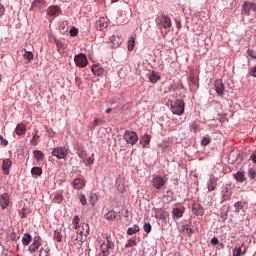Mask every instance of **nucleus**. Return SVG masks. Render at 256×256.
<instances>
[{
    "label": "nucleus",
    "instance_id": "nucleus-1",
    "mask_svg": "<svg viewBox=\"0 0 256 256\" xmlns=\"http://www.w3.org/2000/svg\"><path fill=\"white\" fill-rule=\"evenodd\" d=\"M156 25H158V28L161 29V31L164 30V35H167V33L171 31V18L165 14H162L157 17Z\"/></svg>",
    "mask_w": 256,
    "mask_h": 256
},
{
    "label": "nucleus",
    "instance_id": "nucleus-2",
    "mask_svg": "<svg viewBox=\"0 0 256 256\" xmlns=\"http://www.w3.org/2000/svg\"><path fill=\"white\" fill-rule=\"evenodd\" d=\"M75 229L77 231V237L75 239V241H78L79 245H81V243H83L85 241V239H87V237H89V224L87 223H82L79 226H75Z\"/></svg>",
    "mask_w": 256,
    "mask_h": 256
},
{
    "label": "nucleus",
    "instance_id": "nucleus-3",
    "mask_svg": "<svg viewBox=\"0 0 256 256\" xmlns=\"http://www.w3.org/2000/svg\"><path fill=\"white\" fill-rule=\"evenodd\" d=\"M100 253L98 256H109L115 251V243L111 241V237H106V242L100 245Z\"/></svg>",
    "mask_w": 256,
    "mask_h": 256
},
{
    "label": "nucleus",
    "instance_id": "nucleus-4",
    "mask_svg": "<svg viewBox=\"0 0 256 256\" xmlns=\"http://www.w3.org/2000/svg\"><path fill=\"white\" fill-rule=\"evenodd\" d=\"M171 112L174 115H183L185 113V102L183 100L177 99L171 104Z\"/></svg>",
    "mask_w": 256,
    "mask_h": 256
},
{
    "label": "nucleus",
    "instance_id": "nucleus-5",
    "mask_svg": "<svg viewBox=\"0 0 256 256\" xmlns=\"http://www.w3.org/2000/svg\"><path fill=\"white\" fill-rule=\"evenodd\" d=\"M123 139L128 143V145H137L139 136L131 130H126L123 135Z\"/></svg>",
    "mask_w": 256,
    "mask_h": 256
},
{
    "label": "nucleus",
    "instance_id": "nucleus-6",
    "mask_svg": "<svg viewBox=\"0 0 256 256\" xmlns=\"http://www.w3.org/2000/svg\"><path fill=\"white\" fill-rule=\"evenodd\" d=\"M52 155L53 157H56V159H65V157L69 155V149L65 146L54 148Z\"/></svg>",
    "mask_w": 256,
    "mask_h": 256
},
{
    "label": "nucleus",
    "instance_id": "nucleus-7",
    "mask_svg": "<svg viewBox=\"0 0 256 256\" xmlns=\"http://www.w3.org/2000/svg\"><path fill=\"white\" fill-rule=\"evenodd\" d=\"M251 11H253V13H256V3L249 1L244 2L242 5V14L249 17V15H251Z\"/></svg>",
    "mask_w": 256,
    "mask_h": 256
},
{
    "label": "nucleus",
    "instance_id": "nucleus-8",
    "mask_svg": "<svg viewBox=\"0 0 256 256\" xmlns=\"http://www.w3.org/2000/svg\"><path fill=\"white\" fill-rule=\"evenodd\" d=\"M74 62L77 67H82V68L87 67V63H89V61L87 60V56L83 53L76 55L74 57Z\"/></svg>",
    "mask_w": 256,
    "mask_h": 256
},
{
    "label": "nucleus",
    "instance_id": "nucleus-9",
    "mask_svg": "<svg viewBox=\"0 0 256 256\" xmlns=\"http://www.w3.org/2000/svg\"><path fill=\"white\" fill-rule=\"evenodd\" d=\"M47 7V2L45 0H35L32 3L30 11H43Z\"/></svg>",
    "mask_w": 256,
    "mask_h": 256
},
{
    "label": "nucleus",
    "instance_id": "nucleus-10",
    "mask_svg": "<svg viewBox=\"0 0 256 256\" xmlns=\"http://www.w3.org/2000/svg\"><path fill=\"white\" fill-rule=\"evenodd\" d=\"M214 89L218 97H223V95L225 94V85L223 84V81H221V79H218L214 82Z\"/></svg>",
    "mask_w": 256,
    "mask_h": 256
},
{
    "label": "nucleus",
    "instance_id": "nucleus-11",
    "mask_svg": "<svg viewBox=\"0 0 256 256\" xmlns=\"http://www.w3.org/2000/svg\"><path fill=\"white\" fill-rule=\"evenodd\" d=\"M154 217L156 219L165 221L167 219V217H169V213L166 212V210L163 208H156V209H154Z\"/></svg>",
    "mask_w": 256,
    "mask_h": 256
},
{
    "label": "nucleus",
    "instance_id": "nucleus-12",
    "mask_svg": "<svg viewBox=\"0 0 256 256\" xmlns=\"http://www.w3.org/2000/svg\"><path fill=\"white\" fill-rule=\"evenodd\" d=\"M207 189L209 193L217 189V177H215L214 174H211L209 180L207 181Z\"/></svg>",
    "mask_w": 256,
    "mask_h": 256
},
{
    "label": "nucleus",
    "instance_id": "nucleus-13",
    "mask_svg": "<svg viewBox=\"0 0 256 256\" xmlns=\"http://www.w3.org/2000/svg\"><path fill=\"white\" fill-rule=\"evenodd\" d=\"M39 247H41V237L35 236L33 238V243L29 246V252L33 254L35 251L39 250Z\"/></svg>",
    "mask_w": 256,
    "mask_h": 256
},
{
    "label": "nucleus",
    "instance_id": "nucleus-14",
    "mask_svg": "<svg viewBox=\"0 0 256 256\" xmlns=\"http://www.w3.org/2000/svg\"><path fill=\"white\" fill-rule=\"evenodd\" d=\"M165 183H166L165 178L161 176H156L152 180V184H153V187H155V189H161L162 187H165Z\"/></svg>",
    "mask_w": 256,
    "mask_h": 256
},
{
    "label": "nucleus",
    "instance_id": "nucleus-15",
    "mask_svg": "<svg viewBox=\"0 0 256 256\" xmlns=\"http://www.w3.org/2000/svg\"><path fill=\"white\" fill-rule=\"evenodd\" d=\"M192 213H194L196 215V217H203V215H205L203 206H201V204H197V203L193 204Z\"/></svg>",
    "mask_w": 256,
    "mask_h": 256
},
{
    "label": "nucleus",
    "instance_id": "nucleus-16",
    "mask_svg": "<svg viewBox=\"0 0 256 256\" xmlns=\"http://www.w3.org/2000/svg\"><path fill=\"white\" fill-rule=\"evenodd\" d=\"M9 203H10L9 194L8 193L2 194L0 197V206L2 207V209H7V207H9Z\"/></svg>",
    "mask_w": 256,
    "mask_h": 256
},
{
    "label": "nucleus",
    "instance_id": "nucleus-17",
    "mask_svg": "<svg viewBox=\"0 0 256 256\" xmlns=\"http://www.w3.org/2000/svg\"><path fill=\"white\" fill-rule=\"evenodd\" d=\"M246 253H247V245L245 244H242L241 246L236 247L233 250V256H242V255H245Z\"/></svg>",
    "mask_w": 256,
    "mask_h": 256
},
{
    "label": "nucleus",
    "instance_id": "nucleus-18",
    "mask_svg": "<svg viewBox=\"0 0 256 256\" xmlns=\"http://www.w3.org/2000/svg\"><path fill=\"white\" fill-rule=\"evenodd\" d=\"M96 29L97 31H103V29H107V20L104 17H101L96 21Z\"/></svg>",
    "mask_w": 256,
    "mask_h": 256
},
{
    "label": "nucleus",
    "instance_id": "nucleus-19",
    "mask_svg": "<svg viewBox=\"0 0 256 256\" xmlns=\"http://www.w3.org/2000/svg\"><path fill=\"white\" fill-rule=\"evenodd\" d=\"M15 133L19 137H21V135H25L27 133V126L23 123L18 124L15 128Z\"/></svg>",
    "mask_w": 256,
    "mask_h": 256
},
{
    "label": "nucleus",
    "instance_id": "nucleus-20",
    "mask_svg": "<svg viewBox=\"0 0 256 256\" xmlns=\"http://www.w3.org/2000/svg\"><path fill=\"white\" fill-rule=\"evenodd\" d=\"M183 213H185V210H183V208H173L172 218L174 220L181 219V217H183Z\"/></svg>",
    "mask_w": 256,
    "mask_h": 256
},
{
    "label": "nucleus",
    "instance_id": "nucleus-21",
    "mask_svg": "<svg viewBox=\"0 0 256 256\" xmlns=\"http://www.w3.org/2000/svg\"><path fill=\"white\" fill-rule=\"evenodd\" d=\"M92 73H94L97 77H101L105 73V69L97 64H94L91 68Z\"/></svg>",
    "mask_w": 256,
    "mask_h": 256
},
{
    "label": "nucleus",
    "instance_id": "nucleus-22",
    "mask_svg": "<svg viewBox=\"0 0 256 256\" xmlns=\"http://www.w3.org/2000/svg\"><path fill=\"white\" fill-rule=\"evenodd\" d=\"M60 11L61 8H59V6H50L47 9V15H49V17H55V15H59Z\"/></svg>",
    "mask_w": 256,
    "mask_h": 256
},
{
    "label": "nucleus",
    "instance_id": "nucleus-23",
    "mask_svg": "<svg viewBox=\"0 0 256 256\" xmlns=\"http://www.w3.org/2000/svg\"><path fill=\"white\" fill-rule=\"evenodd\" d=\"M85 180L83 178H76L73 180L74 189H83L85 187Z\"/></svg>",
    "mask_w": 256,
    "mask_h": 256
},
{
    "label": "nucleus",
    "instance_id": "nucleus-24",
    "mask_svg": "<svg viewBox=\"0 0 256 256\" xmlns=\"http://www.w3.org/2000/svg\"><path fill=\"white\" fill-rule=\"evenodd\" d=\"M13 165V162L10 159H5L2 164V169L5 175H9V169Z\"/></svg>",
    "mask_w": 256,
    "mask_h": 256
},
{
    "label": "nucleus",
    "instance_id": "nucleus-25",
    "mask_svg": "<svg viewBox=\"0 0 256 256\" xmlns=\"http://www.w3.org/2000/svg\"><path fill=\"white\" fill-rule=\"evenodd\" d=\"M39 130H35L34 133L32 134V139L30 141L31 145H33V147L39 145Z\"/></svg>",
    "mask_w": 256,
    "mask_h": 256
},
{
    "label": "nucleus",
    "instance_id": "nucleus-26",
    "mask_svg": "<svg viewBox=\"0 0 256 256\" xmlns=\"http://www.w3.org/2000/svg\"><path fill=\"white\" fill-rule=\"evenodd\" d=\"M234 179H236V181H238V183H243V181L247 180V177H245V173L238 171L237 173H235L233 175Z\"/></svg>",
    "mask_w": 256,
    "mask_h": 256
},
{
    "label": "nucleus",
    "instance_id": "nucleus-27",
    "mask_svg": "<svg viewBox=\"0 0 256 256\" xmlns=\"http://www.w3.org/2000/svg\"><path fill=\"white\" fill-rule=\"evenodd\" d=\"M104 218H106L107 221H115V219H117V212L110 210L104 215Z\"/></svg>",
    "mask_w": 256,
    "mask_h": 256
},
{
    "label": "nucleus",
    "instance_id": "nucleus-28",
    "mask_svg": "<svg viewBox=\"0 0 256 256\" xmlns=\"http://www.w3.org/2000/svg\"><path fill=\"white\" fill-rule=\"evenodd\" d=\"M150 83H157L159 79H161V76H159L158 72L152 71L151 75L148 77Z\"/></svg>",
    "mask_w": 256,
    "mask_h": 256
},
{
    "label": "nucleus",
    "instance_id": "nucleus-29",
    "mask_svg": "<svg viewBox=\"0 0 256 256\" xmlns=\"http://www.w3.org/2000/svg\"><path fill=\"white\" fill-rule=\"evenodd\" d=\"M140 143H142L143 147H149V144L151 143V136H149V134H145L141 138Z\"/></svg>",
    "mask_w": 256,
    "mask_h": 256
},
{
    "label": "nucleus",
    "instance_id": "nucleus-30",
    "mask_svg": "<svg viewBox=\"0 0 256 256\" xmlns=\"http://www.w3.org/2000/svg\"><path fill=\"white\" fill-rule=\"evenodd\" d=\"M32 239H33V238L31 237V234L25 233V234L23 235V237H22V243H23V245H25V246L29 245V243H31Z\"/></svg>",
    "mask_w": 256,
    "mask_h": 256
},
{
    "label": "nucleus",
    "instance_id": "nucleus-31",
    "mask_svg": "<svg viewBox=\"0 0 256 256\" xmlns=\"http://www.w3.org/2000/svg\"><path fill=\"white\" fill-rule=\"evenodd\" d=\"M127 49L128 51H133L135 49V37H130L127 42Z\"/></svg>",
    "mask_w": 256,
    "mask_h": 256
},
{
    "label": "nucleus",
    "instance_id": "nucleus-32",
    "mask_svg": "<svg viewBox=\"0 0 256 256\" xmlns=\"http://www.w3.org/2000/svg\"><path fill=\"white\" fill-rule=\"evenodd\" d=\"M135 233H139L138 225H133L132 227L128 228L127 235H135Z\"/></svg>",
    "mask_w": 256,
    "mask_h": 256
},
{
    "label": "nucleus",
    "instance_id": "nucleus-33",
    "mask_svg": "<svg viewBox=\"0 0 256 256\" xmlns=\"http://www.w3.org/2000/svg\"><path fill=\"white\" fill-rule=\"evenodd\" d=\"M34 159H36V161H43L44 159L43 152H41L40 150H35Z\"/></svg>",
    "mask_w": 256,
    "mask_h": 256
},
{
    "label": "nucleus",
    "instance_id": "nucleus-34",
    "mask_svg": "<svg viewBox=\"0 0 256 256\" xmlns=\"http://www.w3.org/2000/svg\"><path fill=\"white\" fill-rule=\"evenodd\" d=\"M24 51H25L23 54L24 59H26V61H29V62L33 61V52L27 51V50H24Z\"/></svg>",
    "mask_w": 256,
    "mask_h": 256
},
{
    "label": "nucleus",
    "instance_id": "nucleus-35",
    "mask_svg": "<svg viewBox=\"0 0 256 256\" xmlns=\"http://www.w3.org/2000/svg\"><path fill=\"white\" fill-rule=\"evenodd\" d=\"M31 174L32 175H37L39 177L43 174V169H41L40 167H33L31 169Z\"/></svg>",
    "mask_w": 256,
    "mask_h": 256
},
{
    "label": "nucleus",
    "instance_id": "nucleus-36",
    "mask_svg": "<svg viewBox=\"0 0 256 256\" xmlns=\"http://www.w3.org/2000/svg\"><path fill=\"white\" fill-rule=\"evenodd\" d=\"M209 143H211V136L209 135L204 136L201 140V145H203L204 147H207Z\"/></svg>",
    "mask_w": 256,
    "mask_h": 256
},
{
    "label": "nucleus",
    "instance_id": "nucleus-37",
    "mask_svg": "<svg viewBox=\"0 0 256 256\" xmlns=\"http://www.w3.org/2000/svg\"><path fill=\"white\" fill-rule=\"evenodd\" d=\"M190 131H192L193 133H197V131H199V123H197L196 121L192 122L190 125Z\"/></svg>",
    "mask_w": 256,
    "mask_h": 256
},
{
    "label": "nucleus",
    "instance_id": "nucleus-38",
    "mask_svg": "<svg viewBox=\"0 0 256 256\" xmlns=\"http://www.w3.org/2000/svg\"><path fill=\"white\" fill-rule=\"evenodd\" d=\"M53 203H57V204L63 203V195L55 194V196L53 198Z\"/></svg>",
    "mask_w": 256,
    "mask_h": 256
},
{
    "label": "nucleus",
    "instance_id": "nucleus-39",
    "mask_svg": "<svg viewBox=\"0 0 256 256\" xmlns=\"http://www.w3.org/2000/svg\"><path fill=\"white\" fill-rule=\"evenodd\" d=\"M182 233H185L186 235H193V229H191L189 225H184Z\"/></svg>",
    "mask_w": 256,
    "mask_h": 256
},
{
    "label": "nucleus",
    "instance_id": "nucleus-40",
    "mask_svg": "<svg viewBox=\"0 0 256 256\" xmlns=\"http://www.w3.org/2000/svg\"><path fill=\"white\" fill-rule=\"evenodd\" d=\"M100 123H103V120L96 118L91 124H90V129H95Z\"/></svg>",
    "mask_w": 256,
    "mask_h": 256
},
{
    "label": "nucleus",
    "instance_id": "nucleus-41",
    "mask_svg": "<svg viewBox=\"0 0 256 256\" xmlns=\"http://www.w3.org/2000/svg\"><path fill=\"white\" fill-rule=\"evenodd\" d=\"M54 239H55V241H57V243H61V241L63 239V235H61V232L55 231L54 232Z\"/></svg>",
    "mask_w": 256,
    "mask_h": 256
},
{
    "label": "nucleus",
    "instance_id": "nucleus-42",
    "mask_svg": "<svg viewBox=\"0 0 256 256\" xmlns=\"http://www.w3.org/2000/svg\"><path fill=\"white\" fill-rule=\"evenodd\" d=\"M98 197L97 194H90L89 196V202L91 203V205H95V203H97Z\"/></svg>",
    "mask_w": 256,
    "mask_h": 256
},
{
    "label": "nucleus",
    "instance_id": "nucleus-43",
    "mask_svg": "<svg viewBox=\"0 0 256 256\" xmlns=\"http://www.w3.org/2000/svg\"><path fill=\"white\" fill-rule=\"evenodd\" d=\"M234 209L236 211V213H239V211H241V209H243V202L238 201L234 204Z\"/></svg>",
    "mask_w": 256,
    "mask_h": 256
},
{
    "label": "nucleus",
    "instance_id": "nucleus-44",
    "mask_svg": "<svg viewBox=\"0 0 256 256\" xmlns=\"http://www.w3.org/2000/svg\"><path fill=\"white\" fill-rule=\"evenodd\" d=\"M248 177L250 179H255V177H256V170H255V168H249L248 169Z\"/></svg>",
    "mask_w": 256,
    "mask_h": 256
},
{
    "label": "nucleus",
    "instance_id": "nucleus-45",
    "mask_svg": "<svg viewBox=\"0 0 256 256\" xmlns=\"http://www.w3.org/2000/svg\"><path fill=\"white\" fill-rule=\"evenodd\" d=\"M94 157V154H92V156L88 157L86 160H85V165H93V163H95V158Z\"/></svg>",
    "mask_w": 256,
    "mask_h": 256
},
{
    "label": "nucleus",
    "instance_id": "nucleus-46",
    "mask_svg": "<svg viewBox=\"0 0 256 256\" xmlns=\"http://www.w3.org/2000/svg\"><path fill=\"white\" fill-rule=\"evenodd\" d=\"M70 35H71V37H77V35H79V30L75 27L71 28Z\"/></svg>",
    "mask_w": 256,
    "mask_h": 256
},
{
    "label": "nucleus",
    "instance_id": "nucleus-47",
    "mask_svg": "<svg viewBox=\"0 0 256 256\" xmlns=\"http://www.w3.org/2000/svg\"><path fill=\"white\" fill-rule=\"evenodd\" d=\"M135 245H137V242L135 240H129L125 247L126 249H129V247H135Z\"/></svg>",
    "mask_w": 256,
    "mask_h": 256
},
{
    "label": "nucleus",
    "instance_id": "nucleus-48",
    "mask_svg": "<svg viewBox=\"0 0 256 256\" xmlns=\"http://www.w3.org/2000/svg\"><path fill=\"white\" fill-rule=\"evenodd\" d=\"M247 55H249V57H252V59H256V51L255 50L248 49Z\"/></svg>",
    "mask_w": 256,
    "mask_h": 256
},
{
    "label": "nucleus",
    "instance_id": "nucleus-49",
    "mask_svg": "<svg viewBox=\"0 0 256 256\" xmlns=\"http://www.w3.org/2000/svg\"><path fill=\"white\" fill-rule=\"evenodd\" d=\"M143 229H144L145 233H151L152 227L149 223H145L143 226Z\"/></svg>",
    "mask_w": 256,
    "mask_h": 256
},
{
    "label": "nucleus",
    "instance_id": "nucleus-50",
    "mask_svg": "<svg viewBox=\"0 0 256 256\" xmlns=\"http://www.w3.org/2000/svg\"><path fill=\"white\" fill-rule=\"evenodd\" d=\"M79 199L82 205H87V198L85 197V195L81 194Z\"/></svg>",
    "mask_w": 256,
    "mask_h": 256
},
{
    "label": "nucleus",
    "instance_id": "nucleus-51",
    "mask_svg": "<svg viewBox=\"0 0 256 256\" xmlns=\"http://www.w3.org/2000/svg\"><path fill=\"white\" fill-rule=\"evenodd\" d=\"M79 216H74L73 220H72V223L73 225H75V227L79 226Z\"/></svg>",
    "mask_w": 256,
    "mask_h": 256
},
{
    "label": "nucleus",
    "instance_id": "nucleus-52",
    "mask_svg": "<svg viewBox=\"0 0 256 256\" xmlns=\"http://www.w3.org/2000/svg\"><path fill=\"white\" fill-rule=\"evenodd\" d=\"M5 15V6L0 3V17H3Z\"/></svg>",
    "mask_w": 256,
    "mask_h": 256
},
{
    "label": "nucleus",
    "instance_id": "nucleus-53",
    "mask_svg": "<svg viewBox=\"0 0 256 256\" xmlns=\"http://www.w3.org/2000/svg\"><path fill=\"white\" fill-rule=\"evenodd\" d=\"M211 244H212V245H218V244H219V239H218L217 237H213V238L211 239Z\"/></svg>",
    "mask_w": 256,
    "mask_h": 256
},
{
    "label": "nucleus",
    "instance_id": "nucleus-54",
    "mask_svg": "<svg viewBox=\"0 0 256 256\" xmlns=\"http://www.w3.org/2000/svg\"><path fill=\"white\" fill-rule=\"evenodd\" d=\"M1 141V145H3L4 147H7L9 145V141L5 140L3 137L2 139H0Z\"/></svg>",
    "mask_w": 256,
    "mask_h": 256
},
{
    "label": "nucleus",
    "instance_id": "nucleus-55",
    "mask_svg": "<svg viewBox=\"0 0 256 256\" xmlns=\"http://www.w3.org/2000/svg\"><path fill=\"white\" fill-rule=\"evenodd\" d=\"M250 75H251L252 77H256V66L253 67V68L250 70Z\"/></svg>",
    "mask_w": 256,
    "mask_h": 256
},
{
    "label": "nucleus",
    "instance_id": "nucleus-56",
    "mask_svg": "<svg viewBox=\"0 0 256 256\" xmlns=\"http://www.w3.org/2000/svg\"><path fill=\"white\" fill-rule=\"evenodd\" d=\"M220 217L223 221H227V212L221 213Z\"/></svg>",
    "mask_w": 256,
    "mask_h": 256
},
{
    "label": "nucleus",
    "instance_id": "nucleus-57",
    "mask_svg": "<svg viewBox=\"0 0 256 256\" xmlns=\"http://www.w3.org/2000/svg\"><path fill=\"white\" fill-rule=\"evenodd\" d=\"M75 83H76L77 87H81V79L76 78Z\"/></svg>",
    "mask_w": 256,
    "mask_h": 256
},
{
    "label": "nucleus",
    "instance_id": "nucleus-58",
    "mask_svg": "<svg viewBox=\"0 0 256 256\" xmlns=\"http://www.w3.org/2000/svg\"><path fill=\"white\" fill-rule=\"evenodd\" d=\"M112 111H113L112 108H108V109H106L105 113H111Z\"/></svg>",
    "mask_w": 256,
    "mask_h": 256
},
{
    "label": "nucleus",
    "instance_id": "nucleus-59",
    "mask_svg": "<svg viewBox=\"0 0 256 256\" xmlns=\"http://www.w3.org/2000/svg\"><path fill=\"white\" fill-rule=\"evenodd\" d=\"M110 40L112 41V43H114L115 42V36L110 37Z\"/></svg>",
    "mask_w": 256,
    "mask_h": 256
},
{
    "label": "nucleus",
    "instance_id": "nucleus-60",
    "mask_svg": "<svg viewBox=\"0 0 256 256\" xmlns=\"http://www.w3.org/2000/svg\"><path fill=\"white\" fill-rule=\"evenodd\" d=\"M21 218H22V219H23V218H25V214H24V212L22 213Z\"/></svg>",
    "mask_w": 256,
    "mask_h": 256
},
{
    "label": "nucleus",
    "instance_id": "nucleus-61",
    "mask_svg": "<svg viewBox=\"0 0 256 256\" xmlns=\"http://www.w3.org/2000/svg\"><path fill=\"white\" fill-rule=\"evenodd\" d=\"M117 1H119V0H112V3H117Z\"/></svg>",
    "mask_w": 256,
    "mask_h": 256
},
{
    "label": "nucleus",
    "instance_id": "nucleus-62",
    "mask_svg": "<svg viewBox=\"0 0 256 256\" xmlns=\"http://www.w3.org/2000/svg\"><path fill=\"white\" fill-rule=\"evenodd\" d=\"M0 139H3V136L0 135Z\"/></svg>",
    "mask_w": 256,
    "mask_h": 256
},
{
    "label": "nucleus",
    "instance_id": "nucleus-63",
    "mask_svg": "<svg viewBox=\"0 0 256 256\" xmlns=\"http://www.w3.org/2000/svg\"><path fill=\"white\" fill-rule=\"evenodd\" d=\"M0 81H1V75H0Z\"/></svg>",
    "mask_w": 256,
    "mask_h": 256
}]
</instances>
